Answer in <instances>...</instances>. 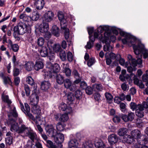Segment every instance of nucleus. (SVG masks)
<instances>
[{"label": "nucleus", "instance_id": "obj_1", "mask_svg": "<svg viewBox=\"0 0 148 148\" xmlns=\"http://www.w3.org/2000/svg\"><path fill=\"white\" fill-rule=\"evenodd\" d=\"M8 119L7 120L6 123L8 125H10V130L14 133L18 134H22L25 132L28 127L24 124H23L19 127L18 123L12 116L15 118L18 116V114L16 110V108L14 107L12 110H10L8 113Z\"/></svg>", "mask_w": 148, "mask_h": 148}, {"label": "nucleus", "instance_id": "obj_2", "mask_svg": "<svg viewBox=\"0 0 148 148\" xmlns=\"http://www.w3.org/2000/svg\"><path fill=\"white\" fill-rule=\"evenodd\" d=\"M104 28L101 26H99L97 29V31L95 32L94 33V36L92 35L89 36V41L93 45L94 42L95 41V38H98L99 40L101 41L103 43H106L109 40V37L108 36L109 34L106 32L105 33L103 36V34H101L104 30Z\"/></svg>", "mask_w": 148, "mask_h": 148}, {"label": "nucleus", "instance_id": "obj_3", "mask_svg": "<svg viewBox=\"0 0 148 148\" xmlns=\"http://www.w3.org/2000/svg\"><path fill=\"white\" fill-rule=\"evenodd\" d=\"M133 48L135 54L137 56H136L137 58L141 59L140 58L142 57V54L144 58H146L148 57V51L145 49L143 45L139 44L138 46L134 45Z\"/></svg>", "mask_w": 148, "mask_h": 148}, {"label": "nucleus", "instance_id": "obj_4", "mask_svg": "<svg viewBox=\"0 0 148 148\" xmlns=\"http://www.w3.org/2000/svg\"><path fill=\"white\" fill-rule=\"evenodd\" d=\"M120 34L121 36H124L125 38L122 40V42L123 44H130L133 45V47L134 45H136L134 44L136 40V38L133 36L131 35L129 33H127L123 31L120 32Z\"/></svg>", "mask_w": 148, "mask_h": 148}, {"label": "nucleus", "instance_id": "obj_5", "mask_svg": "<svg viewBox=\"0 0 148 148\" xmlns=\"http://www.w3.org/2000/svg\"><path fill=\"white\" fill-rule=\"evenodd\" d=\"M20 103L21 110L24 112L26 116H28L30 119L35 121V119L32 114L30 112V108L28 104L27 103H25V110L23 104L21 102H20Z\"/></svg>", "mask_w": 148, "mask_h": 148}, {"label": "nucleus", "instance_id": "obj_6", "mask_svg": "<svg viewBox=\"0 0 148 148\" xmlns=\"http://www.w3.org/2000/svg\"><path fill=\"white\" fill-rule=\"evenodd\" d=\"M136 60L135 59L133 58L132 56L130 55L127 56V58L129 61L130 64L134 67L136 66L137 64H140L142 63V61L140 58H137Z\"/></svg>", "mask_w": 148, "mask_h": 148}, {"label": "nucleus", "instance_id": "obj_7", "mask_svg": "<svg viewBox=\"0 0 148 148\" xmlns=\"http://www.w3.org/2000/svg\"><path fill=\"white\" fill-rule=\"evenodd\" d=\"M39 101V97L36 93H33L30 97V104L35 107Z\"/></svg>", "mask_w": 148, "mask_h": 148}, {"label": "nucleus", "instance_id": "obj_8", "mask_svg": "<svg viewBox=\"0 0 148 148\" xmlns=\"http://www.w3.org/2000/svg\"><path fill=\"white\" fill-rule=\"evenodd\" d=\"M54 16V14L52 11H48L44 15L42 21L50 22L53 20Z\"/></svg>", "mask_w": 148, "mask_h": 148}, {"label": "nucleus", "instance_id": "obj_9", "mask_svg": "<svg viewBox=\"0 0 148 148\" xmlns=\"http://www.w3.org/2000/svg\"><path fill=\"white\" fill-rule=\"evenodd\" d=\"M0 77L3 80V82L5 85L9 84L12 87V82L10 77L6 76L3 72L0 73Z\"/></svg>", "mask_w": 148, "mask_h": 148}, {"label": "nucleus", "instance_id": "obj_10", "mask_svg": "<svg viewBox=\"0 0 148 148\" xmlns=\"http://www.w3.org/2000/svg\"><path fill=\"white\" fill-rule=\"evenodd\" d=\"M134 113L131 112L128 113L127 115L123 114L122 116V119L125 122L132 121L134 119Z\"/></svg>", "mask_w": 148, "mask_h": 148}, {"label": "nucleus", "instance_id": "obj_11", "mask_svg": "<svg viewBox=\"0 0 148 148\" xmlns=\"http://www.w3.org/2000/svg\"><path fill=\"white\" fill-rule=\"evenodd\" d=\"M54 139L56 143L58 144H60L61 146H62L61 144L64 140V136L63 134L57 133L56 136L54 137Z\"/></svg>", "mask_w": 148, "mask_h": 148}, {"label": "nucleus", "instance_id": "obj_12", "mask_svg": "<svg viewBox=\"0 0 148 148\" xmlns=\"http://www.w3.org/2000/svg\"><path fill=\"white\" fill-rule=\"evenodd\" d=\"M132 75L134 76L133 77L134 83L135 84L139 86L140 88H143L144 87L145 85L143 83L142 80H139L134 74L131 73L130 75V77H132Z\"/></svg>", "mask_w": 148, "mask_h": 148}, {"label": "nucleus", "instance_id": "obj_13", "mask_svg": "<svg viewBox=\"0 0 148 148\" xmlns=\"http://www.w3.org/2000/svg\"><path fill=\"white\" fill-rule=\"evenodd\" d=\"M39 30L42 33H45L49 29V26L48 23L44 21L39 26Z\"/></svg>", "mask_w": 148, "mask_h": 148}, {"label": "nucleus", "instance_id": "obj_14", "mask_svg": "<svg viewBox=\"0 0 148 148\" xmlns=\"http://www.w3.org/2000/svg\"><path fill=\"white\" fill-rule=\"evenodd\" d=\"M18 26L19 27V32L20 33V35H23L27 32L28 27L26 24L21 22L18 23Z\"/></svg>", "mask_w": 148, "mask_h": 148}, {"label": "nucleus", "instance_id": "obj_15", "mask_svg": "<svg viewBox=\"0 0 148 148\" xmlns=\"http://www.w3.org/2000/svg\"><path fill=\"white\" fill-rule=\"evenodd\" d=\"M58 16L60 21L61 26L67 25V21L65 19L63 13L61 11H59L58 13Z\"/></svg>", "mask_w": 148, "mask_h": 148}, {"label": "nucleus", "instance_id": "obj_16", "mask_svg": "<svg viewBox=\"0 0 148 148\" xmlns=\"http://www.w3.org/2000/svg\"><path fill=\"white\" fill-rule=\"evenodd\" d=\"M118 140L117 135L112 134L108 136V140L109 143L111 145H113L116 143Z\"/></svg>", "mask_w": 148, "mask_h": 148}, {"label": "nucleus", "instance_id": "obj_17", "mask_svg": "<svg viewBox=\"0 0 148 148\" xmlns=\"http://www.w3.org/2000/svg\"><path fill=\"white\" fill-rule=\"evenodd\" d=\"M27 130L28 131L26 133V136L34 142V140L36 139L37 137L36 133L32 130H29L28 129Z\"/></svg>", "mask_w": 148, "mask_h": 148}, {"label": "nucleus", "instance_id": "obj_18", "mask_svg": "<svg viewBox=\"0 0 148 148\" xmlns=\"http://www.w3.org/2000/svg\"><path fill=\"white\" fill-rule=\"evenodd\" d=\"M131 137L134 139H136L137 140L140 138L141 136V133L138 130H133L131 132Z\"/></svg>", "mask_w": 148, "mask_h": 148}, {"label": "nucleus", "instance_id": "obj_19", "mask_svg": "<svg viewBox=\"0 0 148 148\" xmlns=\"http://www.w3.org/2000/svg\"><path fill=\"white\" fill-rule=\"evenodd\" d=\"M59 109L60 110L62 111L66 110V112L68 113H70L72 111L71 108L67 107V105L64 103H62L60 105Z\"/></svg>", "mask_w": 148, "mask_h": 148}, {"label": "nucleus", "instance_id": "obj_20", "mask_svg": "<svg viewBox=\"0 0 148 148\" xmlns=\"http://www.w3.org/2000/svg\"><path fill=\"white\" fill-rule=\"evenodd\" d=\"M51 33L54 36L58 37L60 33L59 28L56 25H53L51 29Z\"/></svg>", "mask_w": 148, "mask_h": 148}, {"label": "nucleus", "instance_id": "obj_21", "mask_svg": "<svg viewBox=\"0 0 148 148\" xmlns=\"http://www.w3.org/2000/svg\"><path fill=\"white\" fill-rule=\"evenodd\" d=\"M51 86V84L48 81H44L41 83V88L43 90H47Z\"/></svg>", "mask_w": 148, "mask_h": 148}, {"label": "nucleus", "instance_id": "obj_22", "mask_svg": "<svg viewBox=\"0 0 148 148\" xmlns=\"http://www.w3.org/2000/svg\"><path fill=\"white\" fill-rule=\"evenodd\" d=\"M78 143L77 140L76 139L71 140L68 143V145L71 148H77Z\"/></svg>", "mask_w": 148, "mask_h": 148}, {"label": "nucleus", "instance_id": "obj_23", "mask_svg": "<svg viewBox=\"0 0 148 148\" xmlns=\"http://www.w3.org/2000/svg\"><path fill=\"white\" fill-rule=\"evenodd\" d=\"M35 4L37 10H41L42 9L44 6V0H38L35 2Z\"/></svg>", "mask_w": 148, "mask_h": 148}, {"label": "nucleus", "instance_id": "obj_24", "mask_svg": "<svg viewBox=\"0 0 148 148\" xmlns=\"http://www.w3.org/2000/svg\"><path fill=\"white\" fill-rule=\"evenodd\" d=\"M34 63L31 62H25L24 65L25 69L28 71H32L34 67Z\"/></svg>", "mask_w": 148, "mask_h": 148}, {"label": "nucleus", "instance_id": "obj_25", "mask_svg": "<svg viewBox=\"0 0 148 148\" xmlns=\"http://www.w3.org/2000/svg\"><path fill=\"white\" fill-rule=\"evenodd\" d=\"M47 132L48 135H49V136L53 138H54L56 136V134H57L56 130L52 126L48 130Z\"/></svg>", "mask_w": 148, "mask_h": 148}, {"label": "nucleus", "instance_id": "obj_26", "mask_svg": "<svg viewBox=\"0 0 148 148\" xmlns=\"http://www.w3.org/2000/svg\"><path fill=\"white\" fill-rule=\"evenodd\" d=\"M40 53L41 56L43 57H45L48 55V50L46 46L42 47L40 50Z\"/></svg>", "mask_w": 148, "mask_h": 148}, {"label": "nucleus", "instance_id": "obj_27", "mask_svg": "<svg viewBox=\"0 0 148 148\" xmlns=\"http://www.w3.org/2000/svg\"><path fill=\"white\" fill-rule=\"evenodd\" d=\"M56 79L57 82L59 84H62L65 80L64 77L61 74H57Z\"/></svg>", "mask_w": 148, "mask_h": 148}, {"label": "nucleus", "instance_id": "obj_28", "mask_svg": "<svg viewBox=\"0 0 148 148\" xmlns=\"http://www.w3.org/2000/svg\"><path fill=\"white\" fill-rule=\"evenodd\" d=\"M134 139L130 135H126L123 137V141L124 142L131 144L133 141Z\"/></svg>", "mask_w": 148, "mask_h": 148}, {"label": "nucleus", "instance_id": "obj_29", "mask_svg": "<svg viewBox=\"0 0 148 148\" xmlns=\"http://www.w3.org/2000/svg\"><path fill=\"white\" fill-rule=\"evenodd\" d=\"M143 110L144 109L141 106V107L136 110V115L138 117L142 118L144 116V114L143 111Z\"/></svg>", "mask_w": 148, "mask_h": 148}, {"label": "nucleus", "instance_id": "obj_30", "mask_svg": "<svg viewBox=\"0 0 148 148\" xmlns=\"http://www.w3.org/2000/svg\"><path fill=\"white\" fill-rule=\"evenodd\" d=\"M67 25H62L61 28L63 30H64V36L66 40H67L69 37V29L66 28Z\"/></svg>", "mask_w": 148, "mask_h": 148}, {"label": "nucleus", "instance_id": "obj_31", "mask_svg": "<svg viewBox=\"0 0 148 148\" xmlns=\"http://www.w3.org/2000/svg\"><path fill=\"white\" fill-rule=\"evenodd\" d=\"M44 65L42 62L40 61L36 62L34 66L35 69L36 71H38L43 67Z\"/></svg>", "mask_w": 148, "mask_h": 148}, {"label": "nucleus", "instance_id": "obj_32", "mask_svg": "<svg viewBox=\"0 0 148 148\" xmlns=\"http://www.w3.org/2000/svg\"><path fill=\"white\" fill-rule=\"evenodd\" d=\"M19 18L25 22H29L31 21V17L24 13L21 14L19 16Z\"/></svg>", "mask_w": 148, "mask_h": 148}, {"label": "nucleus", "instance_id": "obj_33", "mask_svg": "<svg viewBox=\"0 0 148 148\" xmlns=\"http://www.w3.org/2000/svg\"><path fill=\"white\" fill-rule=\"evenodd\" d=\"M142 106L141 104H137L136 103L134 102H131L130 104V107L132 111L136 110L138 109L140 107Z\"/></svg>", "mask_w": 148, "mask_h": 148}, {"label": "nucleus", "instance_id": "obj_34", "mask_svg": "<svg viewBox=\"0 0 148 148\" xmlns=\"http://www.w3.org/2000/svg\"><path fill=\"white\" fill-rule=\"evenodd\" d=\"M95 145V147L97 148H106L105 145L101 140L96 142Z\"/></svg>", "mask_w": 148, "mask_h": 148}, {"label": "nucleus", "instance_id": "obj_35", "mask_svg": "<svg viewBox=\"0 0 148 148\" xmlns=\"http://www.w3.org/2000/svg\"><path fill=\"white\" fill-rule=\"evenodd\" d=\"M75 96L72 93L70 92L67 95L68 103L69 104L72 103L75 99Z\"/></svg>", "mask_w": 148, "mask_h": 148}, {"label": "nucleus", "instance_id": "obj_36", "mask_svg": "<svg viewBox=\"0 0 148 148\" xmlns=\"http://www.w3.org/2000/svg\"><path fill=\"white\" fill-rule=\"evenodd\" d=\"M13 138L12 137H7L5 138L6 148L10 146L13 144Z\"/></svg>", "mask_w": 148, "mask_h": 148}, {"label": "nucleus", "instance_id": "obj_37", "mask_svg": "<svg viewBox=\"0 0 148 148\" xmlns=\"http://www.w3.org/2000/svg\"><path fill=\"white\" fill-rule=\"evenodd\" d=\"M93 90L95 92L101 91L102 87V85L100 84H95L92 86Z\"/></svg>", "mask_w": 148, "mask_h": 148}, {"label": "nucleus", "instance_id": "obj_38", "mask_svg": "<svg viewBox=\"0 0 148 148\" xmlns=\"http://www.w3.org/2000/svg\"><path fill=\"white\" fill-rule=\"evenodd\" d=\"M39 17V13L37 11L34 12L32 13V17H31V21H36L38 19Z\"/></svg>", "mask_w": 148, "mask_h": 148}, {"label": "nucleus", "instance_id": "obj_39", "mask_svg": "<svg viewBox=\"0 0 148 148\" xmlns=\"http://www.w3.org/2000/svg\"><path fill=\"white\" fill-rule=\"evenodd\" d=\"M127 132V130L126 128L124 127L121 128L118 131V134L121 136L125 135Z\"/></svg>", "mask_w": 148, "mask_h": 148}, {"label": "nucleus", "instance_id": "obj_40", "mask_svg": "<svg viewBox=\"0 0 148 148\" xmlns=\"http://www.w3.org/2000/svg\"><path fill=\"white\" fill-rule=\"evenodd\" d=\"M59 55L60 58L62 61H64L66 60V56L65 51L63 50H60Z\"/></svg>", "mask_w": 148, "mask_h": 148}, {"label": "nucleus", "instance_id": "obj_41", "mask_svg": "<svg viewBox=\"0 0 148 148\" xmlns=\"http://www.w3.org/2000/svg\"><path fill=\"white\" fill-rule=\"evenodd\" d=\"M45 74L44 75V78L45 79H48L49 78H51L54 75H53V73L51 71H47L44 72Z\"/></svg>", "mask_w": 148, "mask_h": 148}, {"label": "nucleus", "instance_id": "obj_42", "mask_svg": "<svg viewBox=\"0 0 148 148\" xmlns=\"http://www.w3.org/2000/svg\"><path fill=\"white\" fill-rule=\"evenodd\" d=\"M106 98L109 103H110L112 101L113 97L112 95L109 93L106 92L105 94Z\"/></svg>", "mask_w": 148, "mask_h": 148}, {"label": "nucleus", "instance_id": "obj_43", "mask_svg": "<svg viewBox=\"0 0 148 148\" xmlns=\"http://www.w3.org/2000/svg\"><path fill=\"white\" fill-rule=\"evenodd\" d=\"M82 73H79L76 69L74 70L73 72V74L76 78H82Z\"/></svg>", "mask_w": 148, "mask_h": 148}, {"label": "nucleus", "instance_id": "obj_44", "mask_svg": "<svg viewBox=\"0 0 148 148\" xmlns=\"http://www.w3.org/2000/svg\"><path fill=\"white\" fill-rule=\"evenodd\" d=\"M52 69L53 73H57L60 70V68L58 64H55L52 66Z\"/></svg>", "mask_w": 148, "mask_h": 148}, {"label": "nucleus", "instance_id": "obj_45", "mask_svg": "<svg viewBox=\"0 0 148 148\" xmlns=\"http://www.w3.org/2000/svg\"><path fill=\"white\" fill-rule=\"evenodd\" d=\"M65 87L67 89L69 88L72 84V82L71 80L68 79H65L63 82Z\"/></svg>", "mask_w": 148, "mask_h": 148}, {"label": "nucleus", "instance_id": "obj_46", "mask_svg": "<svg viewBox=\"0 0 148 148\" xmlns=\"http://www.w3.org/2000/svg\"><path fill=\"white\" fill-rule=\"evenodd\" d=\"M2 98L4 102L7 103L8 107H10V105L12 101L9 99L8 96V95L2 96Z\"/></svg>", "mask_w": 148, "mask_h": 148}, {"label": "nucleus", "instance_id": "obj_47", "mask_svg": "<svg viewBox=\"0 0 148 148\" xmlns=\"http://www.w3.org/2000/svg\"><path fill=\"white\" fill-rule=\"evenodd\" d=\"M62 64L63 65V68L64 69V71L66 75L67 76H70L71 74V70L68 68L64 66L65 64L64 63H63Z\"/></svg>", "mask_w": 148, "mask_h": 148}, {"label": "nucleus", "instance_id": "obj_48", "mask_svg": "<svg viewBox=\"0 0 148 148\" xmlns=\"http://www.w3.org/2000/svg\"><path fill=\"white\" fill-rule=\"evenodd\" d=\"M19 49V47L18 45L15 44H13L10 47V50H12L14 52H18Z\"/></svg>", "mask_w": 148, "mask_h": 148}, {"label": "nucleus", "instance_id": "obj_49", "mask_svg": "<svg viewBox=\"0 0 148 148\" xmlns=\"http://www.w3.org/2000/svg\"><path fill=\"white\" fill-rule=\"evenodd\" d=\"M110 58L112 60H114L116 59L117 60H119L121 58V55L119 54H117L116 55L115 54L112 53L110 54Z\"/></svg>", "mask_w": 148, "mask_h": 148}, {"label": "nucleus", "instance_id": "obj_50", "mask_svg": "<svg viewBox=\"0 0 148 148\" xmlns=\"http://www.w3.org/2000/svg\"><path fill=\"white\" fill-rule=\"evenodd\" d=\"M123 114H119V115H115L113 119V121L115 123H118L121 120L120 118L122 119V116Z\"/></svg>", "mask_w": 148, "mask_h": 148}, {"label": "nucleus", "instance_id": "obj_51", "mask_svg": "<svg viewBox=\"0 0 148 148\" xmlns=\"http://www.w3.org/2000/svg\"><path fill=\"white\" fill-rule=\"evenodd\" d=\"M53 51L56 53L59 52L61 50V46L60 44H55L52 47Z\"/></svg>", "mask_w": 148, "mask_h": 148}, {"label": "nucleus", "instance_id": "obj_52", "mask_svg": "<svg viewBox=\"0 0 148 148\" xmlns=\"http://www.w3.org/2000/svg\"><path fill=\"white\" fill-rule=\"evenodd\" d=\"M69 117L68 115L67 114L65 113L62 114L59 120L62 122H65L68 119Z\"/></svg>", "mask_w": 148, "mask_h": 148}, {"label": "nucleus", "instance_id": "obj_53", "mask_svg": "<svg viewBox=\"0 0 148 148\" xmlns=\"http://www.w3.org/2000/svg\"><path fill=\"white\" fill-rule=\"evenodd\" d=\"M13 31L14 32L13 35L15 38L16 37V34L20 35V33L19 32V31H20L19 27L18 26V24L17 26H16L14 27Z\"/></svg>", "mask_w": 148, "mask_h": 148}, {"label": "nucleus", "instance_id": "obj_54", "mask_svg": "<svg viewBox=\"0 0 148 148\" xmlns=\"http://www.w3.org/2000/svg\"><path fill=\"white\" fill-rule=\"evenodd\" d=\"M86 93L88 95H91L93 93V90L92 87L90 86H87L85 89Z\"/></svg>", "mask_w": 148, "mask_h": 148}, {"label": "nucleus", "instance_id": "obj_55", "mask_svg": "<svg viewBox=\"0 0 148 148\" xmlns=\"http://www.w3.org/2000/svg\"><path fill=\"white\" fill-rule=\"evenodd\" d=\"M46 146L49 148H57V147L53 144V143L51 140H46Z\"/></svg>", "mask_w": 148, "mask_h": 148}, {"label": "nucleus", "instance_id": "obj_56", "mask_svg": "<svg viewBox=\"0 0 148 148\" xmlns=\"http://www.w3.org/2000/svg\"><path fill=\"white\" fill-rule=\"evenodd\" d=\"M83 145L84 148H92L93 145L90 141H86Z\"/></svg>", "mask_w": 148, "mask_h": 148}, {"label": "nucleus", "instance_id": "obj_57", "mask_svg": "<svg viewBox=\"0 0 148 148\" xmlns=\"http://www.w3.org/2000/svg\"><path fill=\"white\" fill-rule=\"evenodd\" d=\"M82 95V92L79 90H76L75 92V97L77 99H79L81 98Z\"/></svg>", "mask_w": 148, "mask_h": 148}, {"label": "nucleus", "instance_id": "obj_58", "mask_svg": "<svg viewBox=\"0 0 148 148\" xmlns=\"http://www.w3.org/2000/svg\"><path fill=\"white\" fill-rule=\"evenodd\" d=\"M56 128L57 130L59 131H62L64 129V127L60 122L58 123L56 125Z\"/></svg>", "mask_w": 148, "mask_h": 148}, {"label": "nucleus", "instance_id": "obj_59", "mask_svg": "<svg viewBox=\"0 0 148 148\" xmlns=\"http://www.w3.org/2000/svg\"><path fill=\"white\" fill-rule=\"evenodd\" d=\"M34 110L33 112L35 114H38L41 112V110L40 109L39 106H36L35 107H33Z\"/></svg>", "mask_w": 148, "mask_h": 148}, {"label": "nucleus", "instance_id": "obj_60", "mask_svg": "<svg viewBox=\"0 0 148 148\" xmlns=\"http://www.w3.org/2000/svg\"><path fill=\"white\" fill-rule=\"evenodd\" d=\"M44 40L42 37H39L37 40V44L39 46H42L44 44Z\"/></svg>", "mask_w": 148, "mask_h": 148}, {"label": "nucleus", "instance_id": "obj_61", "mask_svg": "<svg viewBox=\"0 0 148 148\" xmlns=\"http://www.w3.org/2000/svg\"><path fill=\"white\" fill-rule=\"evenodd\" d=\"M27 83L31 85H32L34 83L33 79L31 76L27 77L26 79Z\"/></svg>", "mask_w": 148, "mask_h": 148}, {"label": "nucleus", "instance_id": "obj_62", "mask_svg": "<svg viewBox=\"0 0 148 148\" xmlns=\"http://www.w3.org/2000/svg\"><path fill=\"white\" fill-rule=\"evenodd\" d=\"M67 58L69 61L71 62L73 60V56L72 53L68 52L67 54Z\"/></svg>", "mask_w": 148, "mask_h": 148}, {"label": "nucleus", "instance_id": "obj_63", "mask_svg": "<svg viewBox=\"0 0 148 148\" xmlns=\"http://www.w3.org/2000/svg\"><path fill=\"white\" fill-rule=\"evenodd\" d=\"M95 62V59L93 57L90 58L88 61L87 64L89 67L92 66Z\"/></svg>", "mask_w": 148, "mask_h": 148}, {"label": "nucleus", "instance_id": "obj_64", "mask_svg": "<svg viewBox=\"0 0 148 148\" xmlns=\"http://www.w3.org/2000/svg\"><path fill=\"white\" fill-rule=\"evenodd\" d=\"M24 89L26 96H29L30 93V90L29 87L27 85H25L24 86Z\"/></svg>", "mask_w": 148, "mask_h": 148}]
</instances>
